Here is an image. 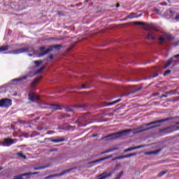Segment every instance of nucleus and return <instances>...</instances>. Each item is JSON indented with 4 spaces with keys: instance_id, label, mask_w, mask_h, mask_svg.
<instances>
[{
    "instance_id": "nucleus-31",
    "label": "nucleus",
    "mask_w": 179,
    "mask_h": 179,
    "mask_svg": "<svg viewBox=\"0 0 179 179\" xmlns=\"http://www.w3.org/2000/svg\"><path fill=\"white\" fill-rule=\"evenodd\" d=\"M123 174H124V171H121V172L117 175V176L116 178H116V179H120V178H121V177H122Z\"/></svg>"
},
{
    "instance_id": "nucleus-39",
    "label": "nucleus",
    "mask_w": 179,
    "mask_h": 179,
    "mask_svg": "<svg viewBox=\"0 0 179 179\" xmlns=\"http://www.w3.org/2000/svg\"><path fill=\"white\" fill-rule=\"evenodd\" d=\"M175 20H176V22H179V14L176 15Z\"/></svg>"
},
{
    "instance_id": "nucleus-19",
    "label": "nucleus",
    "mask_w": 179,
    "mask_h": 179,
    "mask_svg": "<svg viewBox=\"0 0 179 179\" xmlns=\"http://www.w3.org/2000/svg\"><path fill=\"white\" fill-rule=\"evenodd\" d=\"M51 108H53L54 110H61V106L57 105V104H48Z\"/></svg>"
},
{
    "instance_id": "nucleus-29",
    "label": "nucleus",
    "mask_w": 179,
    "mask_h": 179,
    "mask_svg": "<svg viewBox=\"0 0 179 179\" xmlns=\"http://www.w3.org/2000/svg\"><path fill=\"white\" fill-rule=\"evenodd\" d=\"M166 173H167V171H162V172H160V173L158 174V177H162V176H164V174H166Z\"/></svg>"
},
{
    "instance_id": "nucleus-3",
    "label": "nucleus",
    "mask_w": 179,
    "mask_h": 179,
    "mask_svg": "<svg viewBox=\"0 0 179 179\" xmlns=\"http://www.w3.org/2000/svg\"><path fill=\"white\" fill-rule=\"evenodd\" d=\"M62 45H55L53 46H50V48L45 50V47L41 46L39 48L40 53L38 54V57L39 58H41V57H44V55H47V54H50V52H51V51H52L54 48L55 50H61V48H62Z\"/></svg>"
},
{
    "instance_id": "nucleus-52",
    "label": "nucleus",
    "mask_w": 179,
    "mask_h": 179,
    "mask_svg": "<svg viewBox=\"0 0 179 179\" xmlns=\"http://www.w3.org/2000/svg\"><path fill=\"white\" fill-rule=\"evenodd\" d=\"M1 170H2V168H0V171H1Z\"/></svg>"
},
{
    "instance_id": "nucleus-1",
    "label": "nucleus",
    "mask_w": 179,
    "mask_h": 179,
    "mask_svg": "<svg viewBox=\"0 0 179 179\" xmlns=\"http://www.w3.org/2000/svg\"><path fill=\"white\" fill-rule=\"evenodd\" d=\"M136 26H144V29L148 31L146 38L148 40H155L156 36L153 31H157V28L153 24H145L143 22H134Z\"/></svg>"
},
{
    "instance_id": "nucleus-30",
    "label": "nucleus",
    "mask_w": 179,
    "mask_h": 179,
    "mask_svg": "<svg viewBox=\"0 0 179 179\" xmlns=\"http://www.w3.org/2000/svg\"><path fill=\"white\" fill-rule=\"evenodd\" d=\"M165 38H167V40H173V36L170 34L165 35Z\"/></svg>"
},
{
    "instance_id": "nucleus-4",
    "label": "nucleus",
    "mask_w": 179,
    "mask_h": 179,
    "mask_svg": "<svg viewBox=\"0 0 179 179\" xmlns=\"http://www.w3.org/2000/svg\"><path fill=\"white\" fill-rule=\"evenodd\" d=\"M129 132H132V130L131 129L123 130L122 131L109 134L103 137V139H107L108 141H110L111 139H118V138H122V136H125L127 134H129Z\"/></svg>"
},
{
    "instance_id": "nucleus-26",
    "label": "nucleus",
    "mask_w": 179,
    "mask_h": 179,
    "mask_svg": "<svg viewBox=\"0 0 179 179\" xmlns=\"http://www.w3.org/2000/svg\"><path fill=\"white\" fill-rule=\"evenodd\" d=\"M39 81L40 78H35L31 83L32 86H34L36 83H38Z\"/></svg>"
},
{
    "instance_id": "nucleus-9",
    "label": "nucleus",
    "mask_w": 179,
    "mask_h": 179,
    "mask_svg": "<svg viewBox=\"0 0 179 179\" xmlns=\"http://www.w3.org/2000/svg\"><path fill=\"white\" fill-rule=\"evenodd\" d=\"M13 143H15V141L13 138L8 137L4 138L3 141L1 143V146L9 147L11 145H13Z\"/></svg>"
},
{
    "instance_id": "nucleus-38",
    "label": "nucleus",
    "mask_w": 179,
    "mask_h": 179,
    "mask_svg": "<svg viewBox=\"0 0 179 179\" xmlns=\"http://www.w3.org/2000/svg\"><path fill=\"white\" fill-rule=\"evenodd\" d=\"M74 107H76V108H83V107L85 106L82 105H77V106H74Z\"/></svg>"
},
{
    "instance_id": "nucleus-48",
    "label": "nucleus",
    "mask_w": 179,
    "mask_h": 179,
    "mask_svg": "<svg viewBox=\"0 0 179 179\" xmlns=\"http://www.w3.org/2000/svg\"><path fill=\"white\" fill-rule=\"evenodd\" d=\"M162 150L161 149H158L157 150V153H159V152H160Z\"/></svg>"
},
{
    "instance_id": "nucleus-14",
    "label": "nucleus",
    "mask_w": 179,
    "mask_h": 179,
    "mask_svg": "<svg viewBox=\"0 0 179 179\" xmlns=\"http://www.w3.org/2000/svg\"><path fill=\"white\" fill-rule=\"evenodd\" d=\"M142 148H145V145H138V146H135V147H131L127 149H125L124 150V152H131V150H135L136 149H141Z\"/></svg>"
},
{
    "instance_id": "nucleus-27",
    "label": "nucleus",
    "mask_w": 179,
    "mask_h": 179,
    "mask_svg": "<svg viewBox=\"0 0 179 179\" xmlns=\"http://www.w3.org/2000/svg\"><path fill=\"white\" fill-rule=\"evenodd\" d=\"M38 173H39V172H29V173H27L28 177H29V176H36V175H37Z\"/></svg>"
},
{
    "instance_id": "nucleus-16",
    "label": "nucleus",
    "mask_w": 179,
    "mask_h": 179,
    "mask_svg": "<svg viewBox=\"0 0 179 179\" xmlns=\"http://www.w3.org/2000/svg\"><path fill=\"white\" fill-rule=\"evenodd\" d=\"M48 167H51V164H48V165H45L43 166H40V167H36L34 169V170L37 171V170H44L45 169H48Z\"/></svg>"
},
{
    "instance_id": "nucleus-43",
    "label": "nucleus",
    "mask_w": 179,
    "mask_h": 179,
    "mask_svg": "<svg viewBox=\"0 0 179 179\" xmlns=\"http://www.w3.org/2000/svg\"><path fill=\"white\" fill-rule=\"evenodd\" d=\"M175 131H179V126H178V127H176V129H175Z\"/></svg>"
},
{
    "instance_id": "nucleus-23",
    "label": "nucleus",
    "mask_w": 179,
    "mask_h": 179,
    "mask_svg": "<svg viewBox=\"0 0 179 179\" xmlns=\"http://www.w3.org/2000/svg\"><path fill=\"white\" fill-rule=\"evenodd\" d=\"M158 41L159 44H163V43L166 41V38H164V36H161L159 38Z\"/></svg>"
},
{
    "instance_id": "nucleus-5",
    "label": "nucleus",
    "mask_w": 179,
    "mask_h": 179,
    "mask_svg": "<svg viewBox=\"0 0 179 179\" xmlns=\"http://www.w3.org/2000/svg\"><path fill=\"white\" fill-rule=\"evenodd\" d=\"M12 106V99H2L0 100V107L3 108H8Z\"/></svg>"
},
{
    "instance_id": "nucleus-6",
    "label": "nucleus",
    "mask_w": 179,
    "mask_h": 179,
    "mask_svg": "<svg viewBox=\"0 0 179 179\" xmlns=\"http://www.w3.org/2000/svg\"><path fill=\"white\" fill-rule=\"evenodd\" d=\"M29 52V48H18V49L9 51L8 52V54H13L14 55H17L19 54H23L24 52Z\"/></svg>"
},
{
    "instance_id": "nucleus-36",
    "label": "nucleus",
    "mask_w": 179,
    "mask_h": 179,
    "mask_svg": "<svg viewBox=\"0 0 179 179\" xmlns=\"http://www.w3.org/2000/svg\"><path fill=\"white\" fill-rule=\"evenodd\" d=\"M66 111L67 113H72V111H73L72 109H71V108H66Z\"/></svg>"
},
{
    "instance_id": "nucleus-37",
    "label": "nucleus",
    "mask_w": 179,
    "mask_h": 179,
    "mask_svg": "<svg viewBox=\"0 0 179 179\" xmlns=\"http://www.w3.org/2000/svg\"><path fill=\"white\" fill-rule=\"evenodd\" d=\"M172 45H174V47H177V45H179V41H177L176 43H173Z\"/></svg>"
},
{
    "instance_id": "nucleus-17",
    "label": "nucleus",
    "mask_w": 179,
    "mask_h": 179,
    "mask_svg": "<svg viewBox=\"0 0 179 179\" xmlns=\"http://www.w3.org/2000/svg\"><path fill=\"white\" fill-rule=\"evenodd\" d=\"M118 148H111V149H108V150H106V151L101 152V155H104L106 153H110L111 152H114V150H118Z\"/></svg>"
},
{
    "instance_id": "nucleus-10",
    "label": "nucleus",
    "mask_w": 179,
    "mask_h": 179,
    "mask_svg": "<svg viewBox=\"0 0 179 179\" xmlns=\"http://www.w3.org/2000/svg\"><path fill=\"white\" fill-rule=\"evenodd\" d=\"M137 153L133 152L130 154H127L126 155H122L112 159V162H115V160H121V159H128V157H132V156H136Z\"/></svg>"
},
{
    "instance_id": "nucleus-28",
    "label": "nucleus",
    "mask_w": 179,
    "mask_h": 179,
    "mask_svg": "<svg viewBox=\"0 0 179 179\" xmlns=\"http://www.w3.org/2000/svg\"><path fill=\"white\" fill-rule=\"evenodd\" d=\"M34 64L36 65V66H40V65H41V64H43L42 61H35Z\"/></svg>"
},
{
    "instance_id": "nucleus-21",
    "label": "nucleus",
    "mask_w": 179,
    "mask_h": 179,
    "mask_svg": "<svg viewBox=\"0 0 179 179\" xmlns=\"http://www.w3.org/2000/svg\"><path fill=\"white\" fill-rule=\"evenodd\" d=\"M17 156L22 157V159H24V160H26V159H27V157L26 155H24L23 152H17Z\"/></svg>"
},
{
    "instance_id": "nucleus-11",
    "label": "nucleus",
    "mask_w": 179,
    "mask_h": 179,
    "mask_svg": "<svg viewBox=\"0 0 179 179\" xmlns=\"http://www.w3.org/2000/svg\"><path fill=\"white\" fill-rule=\"evenodd\" d=\"M174 58H179V54L173 56V57H171L166 62V64L165 65V68H168V66H170L173 62H177V60H174Z\"/></svg>"
},
{
    "instance_id": "nucleus-15",
    "label": "nucleus",
    "mask_w": 179,
    "mask_h": 179,
    "mask_svg": "<svg viewBox=\"0 0 179 179\" xmlns=\"http://www.w3.org/2000/svg\"><path fill=\"white\" fill-rule=\"evenodd\" d=\"M120 101H121V99L113 101L112 102H108L106 103L105 106H114V104H117V103H120Z\"/></svg>"
},
{
    "instance_id": "nucleus-45",
    "label": "nucleus",
    "mask_w": 179,
    "mask_h": 179,
    "mask_svg": "<svg viewBox=\"0 0 179 179\" xmlns=\"http://www.w3.org/2000/svg\"><path fill=\"white\" fill-rule=\"evenodd\" d=\"M162 97H167V95H166V94H162Z\"/></svg>"
},
{
    "instance_id": "nucleus-7",
    "label": "nucleus",
    "mask_w": 179,
    "mask_h": 179,
    "mask_svg": "<svg viewBox=\"0 0 179 179\" xmlns=\"http://www.w3.org/2000/svg\"><path fill=\"white\" fill-rule=\"evenodd\" d=\"M72 170H73V168L64 171L63 172H61L60 173H56V174L48 176L45 179L54 178L55 177H61L62 176H65V174H67L68 173H71V171H72Z\"/></svg>"
},
{
    "instance_id": "nucleus-51",
    "label": "nucleus",
    "mask_w": 179,
    "mask_h": 179,
    "mask_svg": "<svg viewBox=\"0 0 179 179\" xmlns=\"http://www.w3.org/2000/svg\"><path fill=\"white\" fill-rule=\"evenodd\" d=\"M176 125H179V122H176Z\"/></svg>"
},
{
    "instance_id": "nucleus-41",
    "label": "nucleus",
    "mask_w": 179,
    "mask_h": 179,
    "mask_svg": "<svg viewBox=\"0 0 179 179\" xmlns=\"http://www.w3.org/2000/svg\"><path fill=\"white\" fill-rule=\"evenodd\" d=\"M99 135L98 134H93L92 135V138H96V137H97Z\"/></svg>"
},
{
    "instance_id": "nucleus-42",
    "label": "nucleus",
    "mask_w": 179,
    "mask_h": 179,
    "mask_svg": "<svg viewBox=\"0 0 179 179\" xmlns=\"http://www.w3.org/2000/svg\"><path fill=\"white\" fill-rule=\"evenodd\" d=\"M87 87H86V85H83V86H82V89H87Z\"/></svg>"
},
{
    "instance_id": "nucleus-46",
    "label": "nucleus",
    "mask_w": 179,
    "mask_h": 179,
    "mask_svg": "<svg viewBox=\"0 0 179 179\" xmlns=\"http://www.w3.org/2000/svg\"><path fill=\"white\" fill-rule=\"evenodd\" d=\"M57 150L52 149L50 150V152H55Z\"/></svg>"
},
{
    "instance_id": "nucleus-35",
    "label": "nucleus",
    "mask_w": 179,
    "mask_h": 179,
    "mask_svg": "<svg viewBox=\"0 0 179 179\" xmlns=\"http://www.w3.org/2000/svg\"><path fill=\"white\" fill-rule=\"evenodd\" d=\"M44 69H45V66H42L38 70V73H41L42 71H44Z\"/></svg>"
},
{
    "instance_id": "nucleus-40",
    "label": "nucleus",
    "mask_w": 179,
    "mask_h": 179,
    "mask_svg": "<svg viewBox=\"0 0 179 179\" xmlns=\"http://www.w3.org/2000/svg\"><path fill=\"white\" fill-rule=\"evenodd\" d=\"M48 58H49L50 59H54V55H50L48 57Z\"/></svg>"
},
{
    "instance_id": "nucleus-44",
    "label": "nucleus",
    "mask_w": 179,
    "mask_h": 179,
    "mask_svg": "<svg viewBox=\"0 0 179 179\" xmlns=\"http://www.w3.org/2000/svg\"><path fill=\"white\" fill-rule=\"evenodd\" d=\"M116 8H120V3L116 4Z\"/></svg>"
},
{
    "instance_id": "nucleus-49",
    "label": "nucleus",
    "mask_w": 179,
    "mask_h": 179,
    "mask_svg": "<svg viewBox=\"0 0 179 179\" xmlns=\"http://www.w3.org/2000/svg\"><path fill=\"white\" fill-rule=\"evenodd\" d=\"M66 117H71V115H69H69H66Z\"/></svg>"
},
{
    "instance_id": "nucleus-13",
    "label": "nucleus",
    "mask_w": 179,
    "mask_h": 179,
    "mask_svg": "<svg viewBox=\"0 0 179 179\" xmlns=\"http://www.w3.org/2000/svg\"><path fill=\"white\" fill-rule=\"evenodd\" d=\"M48 139V141H50V142H53L54 143H59V142H65L67 141L66 138L54 139L52 138H49Z\"/></svg>"
},
{
    "instance_id": "nucleus-50",
    "label": "nucleus",
    "mask_w": 179,
    "mask_h": 179,
    "mask_svg": "<svg viewBox=\"0 0 179 179\" xmlns=\"http://www.w3.org/2000/svg\"><path fill=\"white\" fill-rule=\"evenodd\" d=\"M157 76V73H156L155 76H154V78H156Z\"/></svg>"
},
{
    "instance_id": "nucleus-47",
    "label": "nucleus",
    "mask_w": 179,
    "mask_h": 179,
    "mask_svg": "<svg viewBox=\"0 0 179 179\" xmlns=\"http://www.w3.org/2000/svg\"><path fill=\"white\" fill-rule=\"evenodd\" d=\"M169 12H170V13H173V10H170Z\"/></svg>"
},
{
    "instance_id": "nucleus-18",
    "label": "nucleus",
    "mask_w": 179,
    "mask_h": 179,
    "mask_svg": "<svg viewBox=\"0 0 179 179\" xmlns=\"http://www.w3.org/2000/svg\"><path fill=\"white\" fill-rule=\"evenodd\" d=\"M9 50V45H5L0 47V52H2L3 51H8Z\"/></svg>"
},
{
    "instance_id": "nucleus-34",
    "label": "nucleus",
    "mask_w": 179,
    "mask_h": 179,
    "mask_svg": "<svg viewBox=\"0 0 179 179\" xmlns=\"http://www.w3.org/2000/svg\"><path fill=\"white\" fill-rule=\"evenodd\" d=\"M134 14H131L127 16V19H134V17H138V16H134Z\"/></svg>"
},
{
    "instance_id": "nucleus-22",
    "label": "nucleus",
    "mask_w": 179,
    "mask_h": 179,
    "mask_svg": "<svg viewBox=\"0 0 179 179\" xmlns=\"http://www.w3.org/2000/svg\"><path fill=\"white\" fill-rule=\"evenodd\" d=\"M169 129H159V135H164L165 134L169 133V131H167Z\"/></svg>"
},
{
    "instance_id": "nucleus-25",
    "label": "nucleus",
    "mask_w": 179,
    "mask_h": 179,
    "mask_svg": "<svg viewBox=\"0 0 179 179\" xmlns=\"http://www.w3.org/2000/svg\"><path fill=\"white\" fill-rule=\"evenodd\" d=\"M157 154V150H155V151H150V152H145V155H156Z\"/></svg>"
},
{
    "instance_id": "nucleus-2",
    "label": "nucleus",
    "mask_w": 179,
    "mask_h": 179,
    "mask_svg": "<svg viewBox=\"0 0 179 179\" xmlns=\"http://www.w3.org/2000/svg\"><path fill=\"white\" fill-rule=\"evenodd\" d=\"M157 124V120L143 124L134 129L133 130V134L135 135L136 134H141V132H145V131H149V129H153V128H156V127H157V124Z\"/></svg>"
},
{
    "instance_id": "nucleus-33",
    "label": "nucleus",
    "mask_w": 179,
    "mask_h": 179,
    "mask_svg": "<svg viewBox=\"0 0 179 179\" xmlns=\"http://www.w3.org/2000/svg\"><path fill=\"white\" fill-rule=\"evenodd\" d=\"M142 88L140 87V88H137L133 91L131 92V94H134V93H138V92H139V90H141Z\"/></svg>"
},
{
    "instance_id": "nucleus-54",
    "label": "nucleus",
    "mask_w": 179,
    "mask_h": 179,
    "mask_svg": "<svg viewBox=\"0 0 179 179\" xmlns=\"http://www.w3.org/2000/svg\"><path fill=\"white\" fill-rule=\"evenodd\" d=\"M115 179H116V178H115Z\"/></svg>"
},
{
    "instance_id": "nucleus-12",
    "label": "nucleus",
    "mask_w": 179,
    "mask_h": 179,
    "mask_svg": "<svg viewBox=\"0 0 179 179\" xmlns=\"http://www.w3.org/2000/svg\"><path fill=\"white\" fill-rule=\"evenodd\" d=\"M111 157H113V155H108L107 157H105L103 158L96 159L95 161H92L91 162H89L88 164H94L96 163H99V162H103L104 160H107L108 159H111Z\"/></svg>"
},
{
    "instance_id": "nucleus-24",
    "label": "nucleus",
    "mask_w": 179,
    "mask_h": 179,
    "mask_svg": "<svg viewBox=\"0 0 179 179\" xmlns=\"http://www.w3.org/2000/svg\"><path fill=\"white\" fill-rule=\"evenodd\" d=\"M169 120H171V118H166L157 120V124H161V122H166V121H169Z\"/></svg>"
},
{
    "instance_id": "nucleus-20",
    "label": "nucleus",
    "mask_w": 179,
    "mask_h": 179,
    "mask_svg": "<svg viewBox=\"0 0 179 179\" xmlns=\"http://www.w3.org/2000/svg\"><path fill=\"white\" fill-rule=\"evenodd\" d=\"M27 79V76H24V77L22 78H15L13 80H12L13 82H20L22 80H24Z\"/></svg>"
},
{
    "instance_id": "nucleus-53",
    "label": "nucleus",
    "mask_w": 179,
    "mask_h": 179,
    "mask_svg": "<svg viewBox=\"0 0 179 179\" xmlns=\"http://www.w3.org/2000/svg\"><path fill=\"white\" fill-rule=\"evenodd\" d=\"M29 56H30V57H31V54H29Z\"/></svg>"
},
{
    "instance_id": "nucleus-32",
    "label": "nucleus",
    "mask_w": 179,
    "mask_h": 179,
    "mask_svg": "<svg viewBox=\"0 0 179 179\" xmlns=\"http://www.w3.org/2000/svg\"><path fill=\"white\" fill-rule=\"evenodd\" d=\"M171 73V70H167L164 73V76H167V75H170Z\"/></svg>"
},
{
    "instance_id": "nucleus-8",
    "label": "nucleus",
    "mask_w": 179,
    "mask_h": 179,
    "mask_svg": "<svg viewBox=\"0 0 179 179\" xmlns=\"http://www.w3.org/2000/svg\"><path fill=\"white\" fill-rule=\"evenodd\" d=\"M28 99H29V101L34 103V102L38 101V100H40V96H38L33 92H29L28 94Z\"/></svg>"
}]
</instances>
